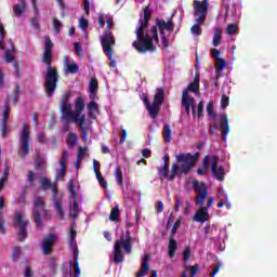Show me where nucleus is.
I'll return each mask as SVG.
<instances>
[{
    "label": "nucleus",
    "instance_id": "37998d69",
    "mask_svg": "<svg viewBox=\"0 0 277 277\" xmlns=\"http://www.w3.org/2000/svg\"><path fill=\"white\" fill-rule=\"evenodd\" d=\"M74 51L77 57H83V48L81 47V42L74 43Z\"/></svg>",
    "mask_w": 277,
    "mask_h": 277
},
{
    "label": "nucleus",
    "instance_id": "1a4fd4ad",
    "mask_svg": "<svg viewBox=\"0 0 277 277\" xmlns=\"http://www.w3.org/2000/svg\"><path fill=\"white\" fill-rule=\"evenodd\" d=\"M61 122L64 127V131L70 129V93L63 95L60 103Z\"/></svg>",
    "mask_w": 277,
    "mask_h": 277
},
{
    "label": "nucleus",
    "instance_id": "bf43d9fd",
    "mask_svg": "<svg viewBox=\"0 0 277 277\" xmlns=\"http://www.w3.org/2000/svg\"><path fill=\"white\" fill-rule=\"evenodd\" d=\"M202 111H205V102H199L198 106H197V116L198 118L202 117Z\"/></svg>",
    "mask_w": 277,
    "mask_h": 277
},
{
    "label": "nucleus",
    "instance_id": "09e8293b",
    "mask_svg": "<svg viewBox=\"0 0 277 277\" xmlns=\"http://www.w3.org/2000/svg\"><path fill=\"white\" fill-rule=\"evenodd\" d=\"M190 31L194 36H202V28L198 24L193 25Z\"/></svg>",
    "mask_w": 277,
    "mask_h": 277
},
{
    "label": "nucleus",
    "instance_id": "f3484780",
    "mask_svg": "<svg viewBox=\"0 0 277 277\" xmlns=\"http://www.w3.org/2000/svg\"><path fill=\"white\" fill-rule=\"evenodd\" d=\"M55 241H57V236L55 234H50L48 237H45L41 243V250L43 254L49 255L51 254L53 250V246L55 245Z\"/></svg>",
    "mask_w": 277,
    "mask_h": 277
},
{
    "label": "nucleus",
    "instance_id": "a18cd8bd",
    "mask_svg": "<svg viewBox=\"0 0 277 277\" xmlns=\"http://www.w3.org/2000/svg\"><path fill=\"white\" fill-rule=\"evenodd\" d=\"M95 176H96L101 187H103L104 189H107V181H105V177H103V173L97 172V173H95Z\"/></svg>",
    "mask_w": 277,
    "mask_h": 277
},
{
    "label": "nucleus",
    "instance_id": "9b49d317",
    "mask_svg": "<svg viewBox=\"0 0 277 277\" xmlns=\"http://www.w3.org/2000/svg\"><path fill=\"white\" fill-rule=\"evenodd\" d=\"M32 215L35 219V222L37 226H42V215L45 219H49V212H47V209H44V198L42 197H35L34 199V209H32Z\"/></svg>",
    "mask_w": 277,
    "mask_h": 277
},
{
    "label": "nucleus",
    "instance_id": "e2e57ef3",
    "mask_svg": "<svg viewBox=\"0 0 277 277\" xmlns=\"http://www.w3.org/2000/svg\"><path fill=\"white\" fill-rule=\"evenodd\" d=\"M128 135H129V132H127V130H124V129L121 130L119 144H124Z\"/></svg>",
    "mask_w": 277,
    "mask_h": 277
},
{
    "label": "nucleus",
    "instance_id": "5701e85b",
    "mask_svg": "<svg viewBox=\"0 0 277 277\" xmlns=\"http://www.w3.org/2000/svg\"><path fill=\"white\" fill-rule=\"evenodd\" d=\"M150 263V254H145L140 272L136 273V277H144L146 274L150 272V266L148 265Z\"/></svg>",
    "mask_w": 277,
    "mask_h": 277
},
{
    "label": "nucleus",
    "instance_id": "20e7f679",
    "mask_svg": "<svg viewBox=\"0 0 277 277\" xmlns=\"http://www.w3.org/2000/svg\"><path fill=\"white\" fill-rule=\"evenodd\" d=\"M131 254L133 251V237L131 232L127 230L124 235L120 236L119 239L115 241L114 246V261L115 263H122L124 261V253Z\"/></svg>",
    "mask_w": 277,
    "mask_h": 277
},
{
    "label": "nucleus",
    "instance_id": "58836bf2",
    "mask_svg": "<svg viewBox=\"0 0 277 277\" xmlns=\"http://www.w3.org/2000/svg\"><path fill=\"white\" fill-rule=\"evenodd\" d=\"M5 29L3 28V24L0 22V50L3 51L5 49Z\"/></svg>",
    "mask_w": 277,
    "mask_h": 277
},
{
    "label": "nucleus",
    "instance_id": "3c124183",
    "mask_svg": "<svg viewBox=\"0 0 277 277\" xmlns=\"http://www.w3.org/2000/svg\"><path fill=\"white\" fill-rule=\"evenodd\" d=\"M229 103H230V98L226 94H223L221 97L222 109H226V107H228Z\"/></svg>",
    "mask_w": 277,
    "mask_h": 277
},
{
    "label": "nucleus",
    "instance_id": "dca6fc26",
    "mask_svg": "<svg viewBox=\"0 0 277 277\" xmlns=\"http://www.w3.org/2000/svg\"><path fill=\"white\" fill-rule=\"evenodd\" d=\"M70 194L71 196H74V205L71 207V217H74V220H77V217H79V213H81V208L79 207V202L77 200H79V194L76 190L75 187V182L71 180L70 181Z\"/></svg>",
    "mask_w": 277,
    "mask_h": 277
},
{
    "label": "nucleus",
    "instance_id": "aec40b11",
    "mask_svg": "<svg viewBox=\"0 0 277 277\" xmlns=\"http://www.w3.org/2000/svg\"><path fill=\"white\" fill-rule=\"evenodd\" d=\"M150 18H153V11H150V5L148 4L143 9V19L138 21V28L147 29L148 23H150Z\"/></svg>",
    "mask_w": 277,
    "mask_h": 277
},
{
    "label": "nucleus",
    "instance_id": "4d7b16f0",
    "mask_svg": "<svg viewBox=\"0 0 277 277\" xmlns=\"http://www.w3.org/2000/svg\"><path fill=\"white\" fill-rule=\"evenodd\" d=\"M222 269V263H216L214 265V268L212 269L210 277H215L217 276L219 272Z\"/></svg>",
    "mask_w": 277,
    "mask_h": 277
},
{
    "label": "nucleus",
    "instance_id": "49530a36",
    "mask_svg": "<svg viewBox=\"0 0 277 277\" xmlns=\"http://www.w3.org/2000/svg\"><path fill=\"white\" fill-rule=\"evenodd\" d=\"M226 31L229 36H234L236 31H239V26L237 24H228Z\"/></svg>",
    "mask_w": 277,
    "mask_h": 277
},
{
    "label": "nucleus",
    "instance_id": "473e14b6",
    "mask_svg": "<svg viewBox=\"0 0 277 277\" xmlns=\"http://www.w3.org/2000/svg\"><path fill=\"white\" fill-rule=\"evenodd\" d=\"M88 109H89V116L90 118H96V115H94V111H98V104L94 101H91L88 104Z\"/></svg>",
    "mask_w": 277,
    "mask_h": 277
},
{
    "label": "nucleus",
    "instance_id": "cd10ccee",
    "mask_svg": "<svg viewBox=\"0 0 277 277\" xmlns=\"http://www.w3.org/2000/svg\"><path fill=\"white\" fill-rule=\"evenodd\" d=\"M162 137L166 144H170L172 142V128L170 123H166L162 130Z\"/></svg>",
    "mask_w": 277,
    "mask_h": 277
},
{
    "label": "nucleus",
    "instance_id": "4c0bfd02",
    "mask_svg": "<svg viewBox=\"0 0 277 277\" xmlns=\"http://www.w3.org/2000/svg\"><path fill=\"white\" fill-rule=\"evenodd\" d=\"M8 120H10V102H5L3 114H2V122L8 123Z\"/></svg>",
    "mask_w": 277,
    "mask_h": 277
},
{
    "label": "nucleus",
    "instance_id": "39448f33",
    "mask_svg": "<svg viewBox=\"0 0 277 277\" xmlns=\"http://www.w3.org/2000/svg\"><path fill=\"white\" fill-rule=\"evenodd\" d=\"M163 101H166V90H163V88H158L156 90L154 101L151 104L148 96L145 93H143V103L153 120H155V118L159 116V111H161V105H163Z\"/></svg>",
    "mask_w": 277,
    "mask_h": 277
},
{
    "label": "nucleus",
    "instance_id": "2f4dec72",
    "mask_svg": "<svg viewBox=\"0 0 277 277\" xmlns=\"http://www.w3.org/2000/svg\"><path fill=\"white\" fill-rule=\"evenodd\" d=\"M26 8L25 0H19V3L14 6L15 16H21Z\"/></svg>",
    "mask_w": 277,
    "mask_h": 277
},
{
    "label": "nucleus",
    "instance_id": "412c9836",
    "mask_svg": "<svg viewBox=\"0 0 277 277\" xmlns=\"http://www.w3.org/2000/svg\"><path fill=\"white\" fill-rule=\"evenodd\" d=\"M211 170H212V174L216 179V181H224V175H225L224 168L222 166H220L217 168V157L216 156H214V158L212 160Z\"/></svg>",
    "mask_w": 277,
    "mask_h": 277
},
{
    "label": "nucleus",
    "instance_id": "603ef678",
    "mask_svg": "<svg viewBox=\"0 0 277 277\" xmlns=\"http://www.w3.org/2000/svg\"><path fill=\"white\" fill-rule=\"evenodd\" d=\"M90 91H98V80L96 78H92L89 82Z\"/></svg>",
    "mask_w": 277,
    "mask_h": 277
},
{
    "label": "nucleus",
    "instance_id": "ea45409f",
    "mask_svg": "<svg viewBox=\"0 0 277 277\" xmlns=\"http://www.w3.org/2000/svg\"><path fill=\"white\" fill-rule=\"evenodd\" d=\"M115 179L117 184L120 185V187H123L124 185V177L122 176V171L120 169H116L115 171Z\"/></svg>",
    "mask_w": 277,
    "mask_h": 277
},
{
    "label": "nucleus",
    "instance_id": "c03bdc74",
    "mask_svg": "<svg viewBox=\"0 0 277 277\" xmlns=\"http://www.w3.org/2000/svg\"><path fill=\"white\" fill-rule=\"evenodd\" d=\"M4 61L10 64L14 62V50H6L4 52Z\"/></svg>",
    "mask_w": 277,
    "mask_h": 277
},
{
    "label": "nucleus",
    "instance_id": "6ab92c4d",
    "mask_svg": "<svg viewBox=\"0 0 277 277\" xmlns=\"http://www.w3.org/2000/svg\"><path fill=\"white\" fill-rule=\"evenodd\" d=\"M193 8L195 15H207L209 13V0H195Z\"/></svg>",
    "mask_w": 277,
    "mask_h": 277
},
{
    "label": "nucleus",
    "instance_id": "a19ab883",
    "mask_svg": "<svg viewBox=\"0 0 277 277\" xmlns=\"http://www.w3.org/2000/svg\"><path fill=\"white\" fill-rule=\"evenodd\" d=\"M179 166L176 163H173L171 166V174L169 176V181H174V179H176V176H179Z\"/></svg>",
    "mask_w": 277,
    "mask_h": 277
},
{
    "label": "nucleus",
    "instance_id": "7ed1b4c3",
    "mask_svg": "<svg viewBox=\"0 0 277 277\" xmlns=\"http://www.w3.org/2000/svg\"><path fill=\"white\" fill-rule=\"evenodd\" d=\"M136 40L133 41L132 47L138 53H154L157 50L155 48V39L148 36L146 28H136L135 30Z\"/></svg>",
    "mask_w": 277,
    "mask_h": 277
},
{
    "label": "nucleus",
    "instance_id": "393cba45",
    "mask_svg": "<svg viewBox=\"0 0 277 277\" xmlns=\"http://www.w3.org/2000/svg\"><path fill=\"white\" fill-rule=\"evenodd\" d=\"M74 277L81 276V267L79 266V248L74 247Z\"/></svg>",
    "mask_w": 277,
    "mask_h": 277
},
{
    "label": "nucleus",
    "instance_id": "ddd939ff",
    "mask_svg": "<svg viewBox=\"0 0 277 277\" xmlns=\"http://www.w3.org/2000/svg\"><path fill=\"white\" fill-rule=\"evenodd\" d=\"M193 187L197 197L195 198V205H205L207 198H209V187L206 182H193Z\"/></svg>",
    "mask_w": 277,
    "mask_h": 277
},
{
    "label": "nucleus",
    "instance_id": "de8ad7c7",
    "mask_svg": "<svg viewBox=\"0 0 277 277\" xmlns=\"http://www.w3.org/2000/svg\"><path fill=\"white\" fill-rule=\"evenodd\" d=\"M79 27L82 29V31H88V27H90V23L85 17H80L79 21Z\"/></svg>",
    "mask_w": 277,
    "mask_h": 277
},
{
    "label": "nucleus",
    "instance_id": "c9c22d12",
    "mask_svg": "<svg viewBox=\"0 0 277 277\" xmlns=\"http://www.w3.org/2000/svg\"><path fill=\"white\" fill-rule=\"evenodd\" d=\"M120 220V208H118V206H116L109 215V221L110 222H119Z\"/></svg>",
    "mask_w": 277,
    "mask_h": 277
},
{
    "label": "nucleus",
    "instance_id": "7c9ffc66",
    "mask_svg": "<svg viewBox=\"0 0 277 277\" xmlns=\"http://www.w3.org/2000/svg\"><path fill=\"white\" fill-rule=\"evenodd\" d=\"M183 92H186L187 94H189V92H194L195 94H198V92H200V83L190 82L188 87L183 90Z\"/></svg>",
    "mask_w": 277,
    "mask_h": 277
},
{
    "label": "nucleus",
    "instance_id": "69168bd1",
    "mask_svg": "<svg viewBox=\"0 0 277 277\" xmlns=\"http://www.w3.org/2000/svg\"><path fill=\"white\" fill-rule=\"evenodd\" d=\"M198 269H200V264H195L190 267V277H196V274H198Z\"/></svg>",
    "mask_w": 277,
    "mask_h": 277
},
{
    "label": "nucleus",
    "instance_id": "8fccbe9b",
    "mask_svg": "<svg viewBox=\"0 0 277 277\" xmlns=\"http://www.w3.org/2000/svg\"><path fill=\"white\" fill-rule=\"evenodd\" d=\"M44 52H52L53 42H51V38L44 37Z\"/></svg>",
    "mask_w": 277,
    "mask_h": 277
},
{
    "label": "nucleus",
    "instance_id": "4468645a",
    "mask_svg": "<svg viewBox=\"0 0 277 277\" xmlns=\"http://www.w3.org/2000/svg\"><path fill=\"white\" fill-rule=\"evenodd\" d=\"M15 227L18 228V240L25 241L27 238V226H29V220L25 219V214L16 212L14 217Z\"/></svg>",
    "mask_w": 277,
    "mask_h": 277
},
{
    "label": "nucleus",
    "instance_id": "338daca9",
    "mask_svg": "<svg viewBox=\"0 0 277 277\" xmlns=\"http://www.w3.org/2000/svg\"><path fill=\"white\" fill-rule=\"evenodd\" d=\"M77 140H79V136L76 133H70V147L75 146L77 144Z\"/></svg>",
    "mask_w": 277,
    "mask_h": 277
},
{
    "label": "nucleus",
    "instance_id": "0e129e2a",
    "mask_svg": "<svg viewBox=\"0 0 277 277\" xmlns=\"http://www.w3.org/2000/svg\"><path fill=\"white\" fill-rule=\"evenodd\" d=\"M18 256H21V249L15 247L13 248L12 261H17Z\"/></svg>",
    "mask_w": 277,
    "mask_h": 277
},
{
    "label": "nucleus",
    "instance_id": "052dcab7",
    "mask_svg": "<svg viewBox=\"0 0 277 277\" xmlns=\"http://www.w3.org/2000/svg\"><path fill=\"white\" fill-rule=\"evenodd\" d=\"M53 29H54V34H57L60 29H62V22H60V19H54Z\"/></svg>",
    "mask_w": 277,
    "mask_h": 277
},
{
    "label": "nucleus",
    "instance_id": "e433bc0d",
    "mask_svg": "<svg viewBox=\"0 0 277 277\" xmlns=\"http://www.w3.org/2000/svg\"><path fill=\"white\" fill-rule=\"evenodd\" d=\"M63 70L66 77L70 75V57H68V55L64 56L63 58Z\"/></svg>",
    "mask_w": 277,
    "mask_h": 277
},
{
    "label": "nucleus",
    "instance_id": "c85d7f7f",
    "mask_svg": "<svg viewBox=\"0 0 277 277\" xmlns=\"http://www.w3.org/2000/svg\"><path fill=\"white\" fill-rule=\"evenodd\" d=\"M226 60L221 58L219 61H216L215 64V75H216V81L217 79H220V77H222V70H224V68H226Z\"/></svg>",
    "mask_w": 277,
    "mask_h": 277
},
{
    "label": "nucleus",
    "instance_id": "4be33fe9",
    "mask_svg": "<svg viewBox=\"0 0 277 277\" xmlns=\"http://www.w3.org/2000/svg\"><path fill=\"white\" fill-rule=\"evenodd\" d=\"M194 222H200V224H205V222H209L211 216L209 215V211H207V207H201L193 217Z\"/></svg>",
    "mask_w": 277,
    "mask_h": 277
},
{
    "label": "nucleus",
    "instance_id": "6e6552de",
    "mask_svg": "<svg viewBox=\"0 0 277 277\" xmlns=\"http://www.w3.org/2000/svg\"><path fill=\"white\" fill-rule=\"evenodd\" d=\"M175 159L177 163H180L182 174H187L192 171V168L198 163V154L181 153L175 156Z\"/></svg>",
    "mask_w": 277,
    "mask_h": 277
},
{
    "label": "nucleus",
    "instance_id": "c756f323",
    "mask_svg": "<svg viewBox=\"0 0 277 277\" xmlns=\"http://www.w3.org/2000/svg\"><path fill=\"white\" fill-rule=\"evenodd\" d=\"M158 176L159 179H161V181L163 180H168L170 181V167H166L163 166L159 171H158Z\"/></svg>",
    "mask_w": 277,
    "mask_h": 277
},
{
    "label": "nucleus",
    "instance_id": "79ce46f5",
    "mask_svg": "<svg viewBox=\"0 0 277 277\" xmlns=\"http://www.w3.org/2000/svg\"><path fill=\"white\" fill-rule=\"evenodd\" d=\"M75 237H77V230H75V227H70V246L72 249V252H75V247L77 248V242H75Z\"/></svg>",
    "mask_w": 277,
    "mask_h": 277
},
{
    "label": "nucleus",
    "instance_id": "9d476101",
    "mask_svg": "<svg viewBox=\"0 0 277 277\" xmlns=\"http://www.w3.org/2000/svg\"><path fill=\"white\" fill-rule=\"evenodd\" d=\"M102 49L105 55L109 58H114V47H116V37L109 30H104L103 36L100 37Z\"/></svg>",
    "mask_w": 277,
    "mask_h": 277
},
{
    "label": "nucleus",
    "instance_id": "6e6d98bb",
    "mask_svg": "<svg viewBox=\"0 0 277 277\" xmlns=\"http://www.w3.org/2000/svg\"><path fill=\"white\" fill-rule=\"evenodd\" d=\"M190 258H192V248L186 247L183 252V259H184L185 263H187V261H189Z\"/></svg>",
    "mask_w": 277,
    "mask_h": 277
},
{
    "label": "nucleus",
    "instance_id": "f704fd0d",
    "mask_svg": "<svg viewBox=\"0 0 277 277\" xmlns=\"http://www.w3.org/2000/svg\"><path fill=\"white\" fill-rule=\"evenodd\" d=\"M222 44V29L216 28L213 36V47Z\"/></svg>",
    "mask_w": 277,
    "mask_h": 277
},
{
    "label": "nucleus",
    "instance_id": "0eeeda50",
    "mask_svg": "<svg viewBox=\"0 0 277 277\" xmlns=\"http://www.w3.org/2000/svg\"><path fill=\"white\" fill-rule=\"evenodd\" d=\"M40 185H41L42 192H47V189H51L53 194L54 207L60 215V219L64 220V210H62V194L57 192V183L51 182L47 177H41Z\"/></svg>",
    "mask_w": 277,
    "mask_h": 277
},
{
    "label": "nucleus",
    "instance_id": "f257e3e1",
    "mask_svg": "<svg viewBox=\"0 0 277 277\" xmlns=\"http://www.w3.org/2000/svg\"><path fill=\"white\" fill-rule=\"evenodd\" d=\"M53 54L52 52L43 53V64H47V70L44 76V90L47 96H52L55 94V90L57 89V81H60V74L57 72V68L51 66Z\"/></svg>",
    "mask_w": 277,
    "mask_h": 277
},
{
    "label": "nucleus",
    "instance_id": "f03ea898",
    "mask_svg": "<svg viewBox=\"0 0 277 277\" xmlns=\"http://www.w3.org/2000/svg\"><path fill=\"white\" fill-rule=\"evenodd\" d=\"M83 109H85L83 97H77L75 110H70V120L78 126L82 142H88L90 137V124L85 126V115H81Z\"/></svg>",
    "mask_w": 277,
    "mask_h": 277
},
{
    "label": "nucleus",
    "instance_id": "774afa93",
    "mask_svg": "<svg viewBox=\"0 0 277 277\" xmlns=\"http://www.w3.org/2000/svg\"><path fill=\"white\" fill-rule=\"evenodd\" d=\"M151 153L153 151L150 150V148H145V149H142V151H141L142 157H144L145 159H149Z\"/></svg>",
    "mask_w": 277,
    "mask_h": 277
},
{
    "label": "nucleus",
    "instance_id": "72a5a7b5",
    "mask_svg": "<svg viewBox=\"0 0 277 277\" xmlns=\"http://www.w3.org/2000/svg\"><path fill=\"white\" fill-rule=\"evenodd\" d=\"M207 114L212 120H217V114H215V106L213 105V102L208 103Z\"/></svg>",
    "mask_w": 277,
    "mask_h": 277
},
{
    "label": "nucleus",
    "instance_id": "2eb2a0df",
    "mask_svg": "<svg viewBox=\"0 0 277 277\" xmlns=\"http://www.w3.org/2000/svg\"><path fill=\"white\" fill-rule=\"evenodd\" d=\"M181 105L182 107H184L187 116H190V114H193V116H196V100L192 97V95H189L187 91L182 92ZM190 108L192 113L189 110Z\"/></svg>",
    "mask_w": 277,
    "mask_h": 277
},
{
    "label": "nucleus",
    "instance_id": "b1692460",
    "mask_svg": "<svg viewBox=\"0 0 277 277\" xmlns=\"http://www.w3.org/2000/svg\"><path fill=\"white\" fill-rule=\"evenodd\" d=\"M66 161H68V153H64L60 161V170L56 173L57 181H62L66 174Z\"/></svg>",
    "mask_w": 277,
    "mask_h": 277
},
{
    "label": "nucleus",
    "instance_id": "a211bd4d",
    "mask_svg": "<svg viewBox=\"0 0 277 277\" xmlns=\"http://www.w3.org/2000/svg\"><path fill=\"white\" fill-rule=\"evenodd\" d=\"M216 129H221V137L223 142H226L228 133H230V127L228 126V115L223 114L221 116L220 124H215Z\"/></svg>",
    "mask_w": 277,
    "mask_h": 277
},
{
    "label": "nucleus",
    "instance_id": "5fc2aeb1",
    "mask_svg": "<svg viewBox=\"0 0 277 277\" xmlns=\"http://www.w3.org/2000/svg\"><path fill=\"white\" fill-rule=\"evenodd\" d=\"M1 132L2 137H8V133H10V127L5 122H1Z\"/></svg>",
    "mask_w": 277,
    "mask_h": 277
},
{
    "label": "nucleus",
    "instance_id": "680f3d73",
    "mask_svg": "<svg viewBox=\"0 0 277 277\" xmlns=\"http://www.w3.org/2000/svg\"><path fill=\"white\" fill-rule=\"evenodd\" d=\"M212 57L216 60V62L222 60V52L217 49L212 50Z\"/></svg>",
    "mask_w": 277,
    "mask_h": 277
},
{
    "label": "nucleus",
    "instance_id": "a878e982",
    "mask_svg": "<svg viewBox=\"0 0 277 277\" xmlns=\"http://www.w3.org/2000/svg\"><path fill=\"white\" fill-rule=\"evenodd\" d=\"M177 249H179V242H176V239L170 238L169 245H168V251H169L170 259H174V256H176Z\"/></svg>",
    "mask_w": 277,
    "mask_h": 277
},
{
    "label": "nucleus",
    "instance_id": "864d4df0",
    "mask_svg": "<svg viewBox=\"0 0 277 277\" xmlns=\"http://www.w3.org/2000/svg\"><path fill=\"white\" fill-rule=\"evenodd\" d=\"M77 72H79V65L77 64V62L71 60V62H70V75H77Z\"/></svg>",
    "mask_w": 277,
    "mask_h": 277
},
{
    "label": "nucleus",
    "instance_id": "bb28decb",
    "mask_svg": "<svg viewBox=\"0 0 277 277\" xmlns=\"http://www.w3.org/2000/svg\"><path fill=\"white\" fill-rule=\"evenodd\" d=\"M85 153H88V147H79L78 148V154H77V159H76V170H79L81 162L83 159H85Z\"/></svg>",
    "mask_w": 277,
    "mask_h": 277
},
{
    "label": "nucleus",
    "instance_id": "f8f14e48",
    "mask_svg": "<svg viewBox=\"0 0 277 277\" xmlns=\"http://www.w3.org/2000/svg\"><path fill=\"white\" fill-rule=\"evenodd\" d=\"M29 126L23 124L21 134H19V150H18V157L21 159H24V157H27L29 155Z\"/></svg>",
    "mask_w": 277,
    "mask_h": 277
},
{
    "label": "nucleus",
    "instance_id": "423d86ee",
    "mask_svg": "<svg viewBox=\"0 0 277 277\" xmlns=\"http://www.w3.org/2000/svg\"><path fill=\"white\" fill-rule=\"evenodd\" d=\"M160 36L166 35V31L168 34H172L174 31V13L171 14L169 19L166 22V19L157 17L155 19V25L150 27L149 32L151 34V38H154V42L156 44H159V34Z\"/></svg>",
    "mask_w": 277,
    "mask_h": 277
},
{
    "label": "nucleus",
    "instance_id": "13d9d810",
    "mask_svg": "<svg viewBox=\"0 0 277 277\" xmlns=\"http://www.w3.org/2000/svg\"><path fill=\"white\" fill-rule=\"evenodd\" d=\"M180 226H181V217L176 219L175 223L173 224V227L171 229V235H176V230H179Z\"/></svg>",
    "mask_w": 277,
    "mask_h": 277
}]
</instances>
